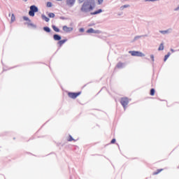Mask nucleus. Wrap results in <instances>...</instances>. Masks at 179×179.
I'll use <instances>...</instances> for the list:
<instances>
[{
  "label": "nucleus",
  "instance_id": "obj_1",
  "mask_svg": "<svg viewBox=\"0 0 179 179\" xmlns=\"http://www.w3.org/2000/svg\"><path fill=\"white\" fill-rule=\"evenodd\" d=\"M93 9H94V1L93 0H87L80 8V10L84 13H87V12L93 10Z\"/></svg>",
  "mask_w": 179,
  "mask_h": 179
},
{
  "label": "nucleus",
  "instance_id": "obj_2",
  "mask_svg": "<svg viewBox=\"0 0 179 179\" xmlns=\"http://www.w3.org/2000/svg\"><path fill=\"white\" fill-rule=\"evenodd\" d=\"M38 12V8L36 6H31L29 11V16L34 17V13Z\"/></svg>",
  "mask_w": 179,
  "mask_h": 179
},
{
  "label": "nucleus",
  "instance_id": "obj_3",
  "mask_svg": "<svg viewBox=\"0 0 179 179\" xmlns=\"http://www.w3.org/2000/svg\"><path fill=\"white\" fill-rule=\"evenodd\" d=\"M68 96L70 99H75L77 97H79V96H80V94H82V92H68Z\"/></svg>",
  "mask_w": 179,
  "mask_h": 179
},
{
  "label": "nucleus",
  "instance_id": "obj_4",
  "mask_svg": "<svg viewBox=\"0 0 179 179\" xmlns=\"http://www.w3.org/2000/svg\"><path fill=\"white\" fill-rule=\"evenodd\" d=\"M120 103L124 108H127L128 103H129V99L127 97H123L120 99Z\"/></svg>",
  "mask_w": 179,
  "mask_h": 179
},
{
  "label": "nucleus",
  "instance_id": "obj_5",
  "mask_svg": "<svg viewBox=\"0 0 179 179\" xmlns=\"http://www.w3.org/2000/svg\"><path fill=\"white\" fill-rule=\"evenodd\" d=\"M129 54H131L132 57H145V54L138 51H129Z\"/></svg>",
  "mask_w": 179,
  "mask_h": 179
},
{
  "label": "nucleus",
  "instance_id": "obj_6",
  "mask_svg": "<svg viewBox=\"0 0 179 179\" xmlns=\"http://www.w3.org/2000/svg\"><path fill=\"white\" fill-rule=\"evenodd\" d=\"M73 30V27H69L68 26H64L63 27V31L65 33H71V31H72Z\"/></svg>",
  "mask_w": 179,
  "mask_h": 179
},
{
  "label": "nucleus",
  "instance_id": "obj_7",
  "mask_svg": "<svg viewBox=\"0 0 179 179\" xmlns=\"http://www.w3.org/2000/svg\"><path fill=\"white\" fill-rule=\"evenodd\" d=\"M68 41V39H63L58 41L57 44L59 47H62Z\"/></svg>",
  "mask_w": 179,
  "mask_h": 179
},
{
  "label": "nucleus",
  "instance_id": "obj_8",
  "mask_svg": "<svg viewBox=\"0 0 179 179\" xmlns=\"http://www.w3.org/2000/svg\"><path fill=\"white\" fill-rule=\"evenodd\" d=\"M76 0H66V5L69 6H73L75 4Z\"/></svg>",
  "mask_w": 179,
  "mask_h": 179
},
{
  "label": "nucleus",
  "instance_id": "obj_9",
  "mask_svg": "<svg viewBox=\"0 0 179 179\" xmlns=\"http://www.w3.org/2000/svg\"><path fill=\"white\" fill-rule=\"evenodd\" d=\"M53 38L55 41H59L61 40V36L58 35V34H55L53 36Z\"/></svg>",
  "mask_w": 179,
  "mask_h": 179
},
{
  "label": "nucleus",
  "instance_id": "obj_10",
  "mask_svg": "<svg viewBox=\"0 0 179 179\" xmlns=\"http://www.w3.org/2000/svg\"><path fill=\"white\" fill-rule=\"evenodd\" d=\"M87 33H94V34H97V33H99V31H94V29H93L92 28H90L87 31Z\"/></svg>",
  "mask_w": 179,
  "mask_h": 179
},
{
  "label": "nucleus",
  "instance_id": "obj_11",
  "mask_svg": "<svg viewBox=\"0 0 179 179\" xmlns=\"http://www.w3.org/2000/svg\"><path fill=\"white\" fill-rule=\"evenodd\" d=\"M103 10L101 9H99L95 12L91 13V15H99V13H101Z\"/></svg>",
  "mask_w": 179,
  "mask_h": 179
},
{
  "label": "nucleus",
  "instance_id": "obj_12",
  "mask_svg": "<svg viewBox=\"0 0 179 179\" xmlns=\"http://www.w3.org/2000/svg\"><path fill=\"white\" fill-rule=\"evenodd\" d=\"M164 50V45L163 43H161L159 45V47L158 48L159 51H163Z\"/></svg>",
  "mask_w": 179,
  "mask_h": 179
},
{
  "label": "nucleus",
  "instance_id": "obj_13",
  "mask_svg": "<svg viewBox=\"0 0 179 179\" xmlns=\"http://www.w3.org/2000/svg\"><path fill=\"white\" fill-rule=\"evenodd\" d=\"M42 19L45 20V22H50V18H48L47 16L44 15H42Z\"/></svg>",
  "mask_w": 179,
  "mask_h": 179
},
{
  "label": "nucleus",
  "instance_id": "obj_14",
  "mask_svg": "<svg viewBox=\"0 0 179 179\" xmlns=\"http://www.w3.org/2000/svg\"><path fill=\"white\" fill-rule=\"evenodd\" d=\"M15 20H16V17H15V14H12L11 20H10L11 23H13V22H15Z\"/></svg>",
  "mask_w": 179,
  "mask_h": 179
},
{
  "label": "nucleus",
  "instance_id": "obj_15",
  "mask_svg": "<svg viewBox=\"0 0 179 179\" xmlns=\"http://www.w3.org/2000/svg\"><path fill=\"white\" fill-rule=\"evenodd\" d=\"M43 30L46 31L47 33H50L51 31V29L48 27H43Z\"/></svg>",
  "mask_w": 179,
  "mask_h": 179
},
{
  "label": "nucleus",
  "instance_id": "obj_16",
  "mask_svg": "<svg viewBox=\"0 0 179 179\" xmlns=\"http://www.w3.org/2000/svg\"><path fill=\"white\" fill-rule=\"evenodd\" d=\"M122 66H124V63L122 62H119L117 64V68H118L119 69L122 68Z\"/></svg>",
  "mask_w": 179,
  "mask_h": 179
},
{
  "label": "nucleus",
  "instance_id": "obj_17",
  "mask_svg": "<svg viewBox=\"0 0 179 179\" xmlns=\"http://www.w3.org/2000/svg\"><path fill=\"white\" fill-rule=\"evenodd\" d=\"M170 55H171V54L170 52H168V54L166 55H165L164 61V62H166V61H167V59H169V57H170Z\"/></svg>",
  "mask_w": 179,
  "mask_h": 179
},
{
  "label": "nucleus",
  "instance_id": "obj_18",
  "mask_svg": "<svg viewBox=\"0 0 179 179\" xmlns=\"http://www.w3.org/2000/svg\"><path fill=\"white\" fill-rule=\"evenodd\" d=\"M52 29L55 31H56L57 33H59V29L57 27H55V25L52 26Z\"/></svg>",
  "mask_w": 179,
  "mask_h": 179
},
{
  "label": "nucleus",
  "instance_id": "obj_19",
  "mask_svg": "<svg viewBox=\"0 0 179 179\" xmlns=\"http://www.w3.org/2000/svg\"><path fill=\"white\" fill-rule=\"evenodd\" d=\"M155 93H156V91L155 90V89L153 88L151 89L150 92V96H155Z\"/></svg>",
  "mask_w": 179,
  "mask_h": 179
},
{
  "label": "nucleus",
  "instance_id": "obj_20",
  "mask_svg": "<svg viewBox=\"0 0 179 179\" xmlns=\"http://www.w3.org/2000/svg\"><path fill=\"white\" fill-rule=\"evenodd\" d=\"M162 171V169H158L157 171L153 172V176H157V174H159V173H161Z\"/></svg>",
  "mask_w": 179,
  "mask_h": 179
},
{
  "label": "nucleus",
  "instance_id": "obj_21",
  "mask_svg": "<svg viewBox=\"0 0 179 179\" xmlns=\"http://www.w3.org/2000/svg\"><path fill=\"white\" fill-rule=\"evenodd\" d=\"M23 20H25L26 22H31V20H30V19L27 16H24Z\"/></svg>",
  "mask_w": 179,
  "mask_h": 179
},
{
  "label": "nucleus",
  "instance_id": "obj_22",
  "mask_svg": "<svg viewBox=\"0 0 179 179\" xmlns=\"http://www.w3.org/2000/svg\"><path fill=\"white\" fill-rule=\"evenodd\" d=\"M48 16L49 17H55V14H54V13H50Z\"/></svg>",
  "mask_w": 179,
  "mask_h": 179
},
{
  "label": "nucleus",
  "instance_id": "obj_23",
  "mask_svg": "<svg viewBox=\"0 0 179 179\" xmlns=\"http://www.w3.org/2000/svg\"><path fill=\"white\" fill-rule=\"evenodd\" d=\"M159 32L162 33V34H167V33H169V30L159 31Z\"/></svg>",
  "mask_w": 179,
  "mask_h": 179
},
{
  "label": "nucleus",
  "instance_id": "obj_24",
  "mask_svg": "<svg viewBox=\"0 0 179 179\" xmlns=\"http://www.w3.org/2000/svg\"><path fill=\"white\" fill-rule=\"evenodd\" d=\"M47 6H48V8H51V6H52V3L51 2H48Z\"/></svg>",
  "mask_w": 179,
  "mask_h": 179
},
{
  "label": "nucleus",
  "instance_id": "obj_25",
  "mask_svg": "<svg viewBox=\"0 0 179 179\" xmlns=\"http://www.w3.org/2000/svg\"><path fill=\"white\" fill-rule=\"evenodd\" d=\"M68 141H69V142H72V141H73V138H72L71 136H69Z\"/></svg>",
  "mask_w": 179,
  "mask_h": 179
},
{
  "label": "nucleus",
  "instance_id": "obj_26",
  "mask_svg": "<svg viewBox=\"0 0 179 179\" xmlns=\"http://www.w3.org/2000/svg\"><path fill=\"white\" fill-rule=\"evenodd\" d=\"M156 1L159 0H145V2H155Z\"/></svg>",
  "mask_w": 179,
  "mask_h": 179
},
{
  "label": "nucleus",
  "instance_id": "obj_27",
  "mask_svg": "<svg viewBox=\"0 0 179 179\" xmlns=\"http://www.w3.org/2000/svg\"><path fill=\"white\" fill-rule=\"evenodd\" d=\"M103 0H97L99 5H101L103 3Z\"/></svg>",
  "mask_w": 179,
  "mask_h": 179
},
{
  "label": "nucleus",
  "instance_id": "obj_28",
  "mask_svg": "<svg viewBox=\"0 0 179 179\" xmlns=\"http://www.w3.org/2000/svg\"><path fill=\"white\" fill-rule=\"evenodd\" d=\"M150 58L152 61H155V56L153 55H150Z\"/></svg>",
  "mask_w": 179,
  "mask_h": 179
},
{
  "label": "nucleus",
  "instance_id": "obj_29",
  "mask_svg": "<svg viewBox=\"0 0 179 179\" xmlns=\"http://www.w3.org/2000/svg\"><path fill=\"white\" fill-rule=\"evenodd\" d=\"M110 143L112 144L115 143V138L112 139V141H110Z\"/></svg>",
  "mask_w": 179,
  "mask_h": 179
},
{
  "label": "nucleus",
  "instance_id": "obj_30",
  "mask_svg": "<svg viewBox=\"0 0 179 179\" xmlns=\"http://www.w3.org/2000/svg\"><path fill=\"white\" fill-rule=\"evenodd\" d=\"M79 31H80V33H83V31H85V29L83 28H80L79 29Z\"/></svg>",
  "mask_w": 179,
  "mask_h": 179
},
{
  "label": "nucleus",
  "instance_id": "obj_31",
  "mask_svg": "<svg viewBox=\"0 0 179 179\" xmlns=\"http://www.w3.org/2000/svg\"><path fill=\"white\" fill-rule=\"evenodd\" d=\"M85 0H78L79 3H83V2H85Z\"/></svg>",
  "mask_w": 179,
  "mask_h": 179
},
{
  "label": "nucleus",
  "instance_id": "obj_32",
  "mask_svg": "<svg viewBox=\"0 0 179 179\" xmlns=\"http://www.w3.org/2000/svg\"><path fill=\"white\" fill-rule=\"evenodd\" d=\"M129 6V5H124V8H128Z\"/></svg>",
  "mask_w": 179,
  "mask_h": 179
},
{
  "label": "nucleus",
  "instance_id": "obj_33",
  "mask_svg": "<svg viewBox=\"0 0 179 179\" xmlns=\"http://www.w3.org/2000/svg\"><path fill=\"white\" fill-rule=\"evenodd\" d=\"M171 52H174V50L171 49Z\"/></svg>",
  "mask_w": 179,
  "mask_h": 179
},
{
  "label": "nucleus",
  "instance_id": "obj_34",
  "mask_svg": "<svg viewBox=\"0 0 179 179\" xmlns=\"http://www.w3.org/2000/svg\"><path fill=\"white\" fill-rule=\"evenodd\" d=\"M23 1H24V2H27V0H23Z\"/></svg>",
  "mask_w": 179,
  "mask_h": 179
},
{
  "label": "nucleus",
  "instance_id": "obj_35",
  "mask_svg": "<svg viewBox=\"0 0 179 179\" xmlns=\"http://www.w3.org/2000/svg\"><path fill=\"white\" fill-rule=\"evenodd\" d=\"M57 1H62V0H57Z\"/></svg>",
  "mask_w": 179,
  "mask_h": 179
}]
</instances>
